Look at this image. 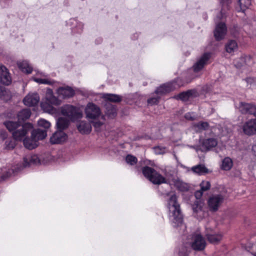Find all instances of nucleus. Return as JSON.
<instances>
[{
  "label": "nucleus",
  "mask_w": 256,
  "mask_h": 256,
  "mask_svg": "<svg viewBox=\"0 0 256 256\" xmlns=\"http://www.w3.org/2000/svg\"><path fill=\"white\" fill-rule=\"evenodd\" d=\"M169 218L174 224V226H182V216L181 214L180 204L176 201V197L174 194L170 195L168 201Z\"/></svg>",
  "instance_id": "1"
},
{
  "label": "nucleus",
  "mask_w": 256,
  "mask_h": 256,
  "mask_svg": "<svg viewBox=\"0 0 256 256\" xmlns=\"http://www.w3.org/2000/svg\"><path fill=\"white\" fill-rule=\"evenodd\" d=\"M4 125L10 132H12L14 139L17 140H22L28 132L32 128L30 123L21 124L17 122L8 121L4 122Z\"/></svg>",
  "instance_id": "2"
},
{
  "label": "nucleus",
  "mask_w": 256,
  "mask_h": 256,
  "mask_svg": "<svg viewBox=\"0 0 256 256\" xmlns=\"http://www.w3.org/2000/svg\"><path fill=\"white\" fill-rule=\"evenodd\" d=\"M144 176L155 184L166 183V179L153 168L146 166L142 168Z\"/></svg>",
  "instance_id": "3"
},
{
  "label": "nucleus",
  "mask_w": 256,
  "mask_h": 256,
  "mask_svg": "<svg viewBox=\"0 0 256 256\" xmlns=\"http://www.w3.org/2000/svg\"><path fill=\"white\" fill-rule=\"evenodd\" d=\"M60 112L64 116H66L72 120L80 118L82 117V112L76 107L66 104L60 108Z\"/></svg>",
  "instance_id": "4"
},
{
  "label": "nucleus",
  "mask_w": 256,
  "mask_h": 256,
  "mask_svg": "<svg viewBox=\"0 0 256 256\" xmlns=\"http://www.w3.org/2000/svg\"><path fill=\"white\" fill-rule=\"evenodd\" d=\"M190 244L192 249L196 250H202L206 246L204 238L200 234L198 233L192 235Z\"/></svg>",
  "instance_id": "5"
},
{
  "label": "nucleus",
  "mask_w": 256,
  "mask_h": 256,
  "mask_svg": "<svg viewBox=\"0 0 256 256\" xmlns=\"http://www.w3.org/2000/svg\"><path fill=\"white\" fill-rule=\"evenodd\" d=\"M224 197L222 194H215L210 196L208 201V206L210 211L216 212L223 202Z\"/></svg>",
  "instance_id": "6"
},
{
  "label": "nucleus",
  "mask_w": 256,
  "mask_h": 256,
  "mask_svg": "<svg viewBox=\"0 0 256 256\" xmlns=\"http://www.w3.org/2000/svg\"><path fill=\"white\" fill-rule=\"evenodd\" d=\"M46 102H42L40 104L42 108L46 112H50L52 110V107L49 104L54 105L60 104V100L52 94V92L48 93L46 96Z\"/></svg>",
  "instance_id": "7"
},
{
  "label": "nucleus",
  "mask_w": 256,
  "mask_h": 256,
  "mask_svg": "<svg viewBox=\"0 0 256 256\" xmlns=\"http://www.w3.org/2000/svg\"><path fill=\"white\" fill-rule=\"evenodd\" d=\"M86 118L89 119H96L100 114V110L96 105L88 103L85 108Z\"/></svg>",
  "instance_id": "8"
},
{
  "label": "nucleus",
  "mask_w": 256,
  "mask_h": 256,
  "mask_svg": "<svg viewBox=\"0 0 256 256\" xmlns=\"http://www.w3.org/2000/svg\"><path fill=\"white\" fill-rule=\"evenodd\" d=\"M227 28L224 23L220 22L216 25L214 31V36L217 40H222L226 34Z\"/></svg>",
  "instance_id": "9"
},
{
  "label": "nucleus",
  "mask_w": 256,
  "mask_h": 256,
  "mask_svg": "<svg viewBox=\"0 0 256 256\" xmlns=\"http://www.w3.org/2000/svg\"><path fill=\"white\" fill-rule=\"evenodd\" d=\"M179 86H177L174 82H169L164 84L158 88L156 90L155 93L156 94H163L169 92L174 90Z\"/></svg>",
  "instance_id": "10"
},
{
  "label": "nucleus",
  "mask_w": 256,
  "mask_h": 256,
  "mask_svg": "<svg viewBox=\"0 0 256 256\" xmlns=\"http://www.w3.org/2000/svg\"><path fill=\"white\" fill-rule=\"evenodd\" d=\"M206 236L208 241L213 244H218L222 238L220 234H216L212 228H206Z\"/></svg>",
  "instance_id": "11"
},
{
  "label": "nucleus",
  "mask_w": 256,
  "mask_h": 256,
  "mask_svg": "<svg viewBox=\"0 0 256 256\" xmlns=\"http://www.w3.org/2000/svg\"><path fill=\"white\" fill-rule=\"evenodd\" d=\"M67 138V136L62 130L56 132L50 137V142L52 144H60L64 142Z\"/></svg>",
  "instance_id": "12"
},
{
  "label": "nucleus",
  "mask_w": 256,
  "mask_h": 256,
  "mask_svg": "<svg viewBox=\"0 0 256 256\" xmlns=\"http://www.w3.org/2000/svg\"><path fill=\"white\" fill-rule=\"evenodd\" d=\"M40 101V97L37 94H29L23 100L24 104L28 106H34Z\"/></svg>",
  "instance_id": "13"
},
{
  "label": "nucleus",
  "mask_w": 256,
  "mask_h": 256,
  "mask_svg": "<svg viewBox=\"0 0 256 256\" xmlns=\"http://www.w3.org/2000/svg\"><path fill=\"white\" fill-rule=\"evenodd\" d=\"M243 131L247 135H252L256 132V118L246 122L243 126Z\"/></svg>",
  "instance_id": "14"
},
{
  "label": "nucleus",
  "mask_w": 256,
  "mask_h": 256,
  "mask_svg": "<svg viewBox=\"0 0 256 256\" xmlns=\"http://www.w3.org/2000/svg\"><path fill=\"white\" fill-rule=\"evenodd\" d=\"M210 56V53H205L202 55L200 58L194 66V72H198L201 70L204 66L206 64Z\"/></svg>",
  "instance_id": "15"
},
{
  "label": "nucleus",
  "mask_w": 256,
  "mask_h": 256,
  "mask_svg": "<svg viewBox=\"0 0 256 256\" xmlns=\"http://www.w3.org/2000/svg\"><path fill=\"white\" fill-rule=\"evenodd\" d=\"M40 163V160L37 155L28 156L24 158L23 167L32 165H37Z\"/></svg>",
  "instance_id": "16"
},
{
  "label": "nucleus",
  "mask_w": 256,
  "mask_h": 256,
  "mask_svg": "<svg viewBox=\"0 0 256 256\" xmlns=\"http://www.w3.org/2000/svg\"><path fill=\"white\" fill-rule=\"evenodd\" d=\"M0 82L6 85H8L11 82V78L9 72L4 66L0 67Z\"/></svg>",
  "instance_id": "17"
},
{
  "label": "nucleus",
  "mask_w": 256,
  "mask_h": 256,
  "mask_svg": "<svg viewBox=\"0 0 256 256\" xmlns=\"http://www.w3.org/2000/svg\"><path fill=\"white\" fill-rule=\"evenodd\" d=\"M78 130L82 134H88L92 130V126L90 122L86 121H80L76 124Z\"/></svg>",
  "instance_id": "18"
},
{
  "label": "nucleus",
  "mask_w": 256,
  "mask_h": 256,
  "mask_svg": "<svg viewBox=\"0 0 256 256\" xmlns=\"http://www.w3.org/2000/svg\"><path fill=\"white\" fill-rule=\"evenodd\" d=\"M58 92L60 96L63 98H68L72 96L74 94V90L70 87L60 88L58 90Z\"/></svg>",
  "instance_id": "19"
},
{
  "label": "nucleus",
  "mask_w": 256,
  "mask_h": 256,
  "mask_svg": "<svg viewBox=\"0 0 256 256\" xmlns=\"http://www.w3.org/2000/svg\"><path fill=\"white\" fill-rule=\"evenodd\" d=\"M46 136V130L40 128L33 130L32 132V138H35V140H37V142L39 140L44 139Z\"/></svg>",
  "instance_id": "20"
},
{
  "label": "nucleus",
  "mask_w": 256,
  "mask_h": 256,
  "mask_svg": "<svg viewBox=\"0 0 256 256\" xmlns=\"http://www.w3.org/2000/svg\"><path fill=\"white\" fill-rule=\"evenodd\" d=\"M30 110L28 108L23 109L20 111L18 114V123L20 124L23 122L28 120L30 116Z\"/></svg>",
  "instance_id": "21"
},
{
  "label": "nucleus",
  "mask_w": 256,
  "mask_h": 256,
  "mask_svg": "<svg viewBox=\"0 0 256 256\" xmlns=\"http://www.w3.org/2000/svg\"><path fill=\"white\" fill-rule=\"evenodd\" d=\"M252 104L246 103L244 102H240L238 108L242 114H250L252 106Z\"/></svg>",
  "instance_id": "22"
},
{
  "label": "nucleus",
  "mask_w": 256,
  "mask_h": 256,
  "mask_svg": "<svg viewBox=\"0 0 256 256\" xmlns=\"http://www.w3.org/2000/svg\"><path fill=\"white\" fill-rule=\"evenodd\" d=\"M225 48L227 52L234 53L238 48L237 42L234 40H229L225 45Z\"/></svg>",
  "instance_id": "23"
},
{
  "label": "nucleus",
  "mask_w": 256,
  "mask_h": 256,
  "mask_svg": "<svg viewBox=\"0 0 256 256\" xmlns=\"http://www.w3.org/2000/svg\"><path fill=\"white\" fill-rule=\"evenodd\" d=\"M106 113L110 118H114L116 115V107L112 104L108 102L105 105Z\"/></svg>",
  "instance_id": "24"
},
{
  "label": "nucleus",
  "mask_w": 256,
  "mask_h": 256,
  "mask_svg": "<svg viewBox=\"0 0 256 256\" xmlns=\"http://www.w3.org/2000/svg\"><path fill=\"white\" fill-rule=\"evenodd\" d=\"M11 98L12 94L10 90L4 86H0V98L6 102Z\"/></svg>",
  "instance_id": "25"
},
{
  "label": "nucleus",
  "mask_w": 256,
  "mask_h": 256,
  "mask_svg": "<svg viewBox=\"0 0 256 256\" xmlns=\"http://www.w3.org/2000/svg\"><path fill=\"white\" fill-rule=\"evenodd\" d=\"M70 121L64 118H59L56 122V125L58 130H62L68 128Z\"/></svg>",
  "instance_id": "26"
},
{
  "label": "nucleus",
  "mask_w": 256,
  "mask_h": 256,
  "mask_svg": "<svg viewBox=\"0 0 256 256\" xmlns=\"http://www.w3.org/2000/svg\"><path fill=\"white\" fill-rule=\"evenodd\" d=\"M217 144L218 142L216 138H210L205 140L204 141L202 146L207 150H209L215 147Z\"/></svg>",
  "instance_id": "27"
},
{
  "label": "nucleus",
  "mask_w": 256,
  "mask_h": 256,
  "mask_svg": "<svg viewBox=\"0 0 256 256\" xmlns=\"http://www.w3.org/2000/svg\"><path fill=\"white\" fill-rule=\"evenodd\" d=\"M204 203L200 200H196L192 206V208L194 213L198 214H200L199 216H201L200 213L202 212V208Z\"/></svg>",
  "instance_id": "28"
},
{
  "label": "nucleus",
  "mask_w": 256,
  "mask_h": 256,
  "mask_svg": "<svg viewBox=\"0 0 256 256\" xmlns=\"http://www.w3.org/2000/svg\"><path fill=\"white\" fill-rule=\"evenodd\" d=\"M23 142L24 146L29 150L34 149L38 146L37 140H35V138H32V137L31 138H24Z\"/></svg>",
  "instance_id": "29"
},
{
  "label": "nucleus",
  "mask_w": 256,
  "mask_h": 256,
  "mask_svg": "<svg viewBox=\"0 0 256 256\" xmlns=\"http://www.w3.org/2000/svg\"><path fill=\"white\" fill-rule=\"evenodd\" d=\"M192 170L194 173L200 175L206 174L208 172V170L203 164H198L193 166Z\"/></svg>",
  "instance_id": "30"
},
{
  "label": "nucleus",
  "mask_w": 256,
  "mask_h": 256,
  "mask_svg": "<svg viewBox=\"0 0 256 256\" xmlns=\"http://www.w3.org/2000/svg\"><path fill=\"white\" fill-rule=\"evenodd\" d=\"M18 68L24 72L28 74H30L32 72V68L29 65L26 61L18 62Z\"/></svg>",
  "instance_id": "31"
},
{
  "label": "nucleus",
  "mask_w": 256,
  "mask_h": 256,
  "mask_svg": "<svg viewBox=\"0 0 256 256\" xmlns=\"http://www.w3.org/2000/svg\"><path fill=\"white\" fill-rule=\"evenodd\" d=\"M103 98L106 100L114 102H118L122 100L120 96L114 94H104Z\"/></svg>",
  "instance_id": "32"
},
{
  "label": "nucleus",
  "mask_w": 256,
  "mask_h": 256,
  "mask_svg": "<svg viewBox=\"0 0 256 256\" xmlns=\"http://www.w3.org/2000/svg\"><path fill=\"white\" fill-rule=\"evenodd\" d=\"M232 166V160L230 158H226L222 161V168L224 170H228Z\"/></svg>",
  "instance_id": "33"
},
{
  "label": "nucleus",
  "mask_w": 256,
  "mask_h": 256,
  "mask_svg": "<svg viewBox=\"0 0 256 256\" xmlns=\"http://www.w3.org/2000/svg\"><path fill=\"white\" fill-rule=\"evenodd\" d=\"M16 146L15 141L13 140H7L5 142L4 148L7 150H12Z\"/></svg>",
  "instance_id": "34"
},
{
  "label": "nucleus",
  "mask_w": 256,
  "mask_h": 256,
  "mask_svg": "<svg viewBox=\"0 0 256 256\" xmlns=\"http://www.w3.org/2000/svg\"><path fill=\"white\" fill-rule=\"evenodd\" d=\"M192 95V91L188 90L187 92H182L178 95V98L183 101H186L188 100L190 96Z\"/></svg>",
  "instance_id": "35"
},
{
  "label": "nucleus",
  "mask_w": 256,
  "mask_h": 256,
  "mask_svg": "<svg viewBox=\"0 0 256 256\" xmlns=\"http://www.w3.org/2000/svg\"><path fill=\"white\" fill-rule=\"evenodd\" d=\"M194 126L198 130H204L208 129V124L206 122H200L197 124H196Z\"/></svg>",
  "instance_id": "36"
},
{
  "label": "nucleus",
  "mask_w": 256,
  "mask_h": 256,
  "mask_svg": "<svg viewBox=\"0 0 256 256\" xmlns=\"http://www.w3.org/2000/svg\"><path fill=\"white\" fill-rule=\"evenodd\" d=\"M200 190L203 192L210 190V184L208 181L203 180L200 184Z\"/></svg>",
  "instance_id": "37"
},
{
  "label": "nucleus",
  "mask_w": 256,
  "mask_h": 256,
  "mask_svg": "<svg viewBox=\"0 0 256 256\" xmlns=\"http://www.w3.org/2000/svg\"><path fill=\"white\" fill-rule=\"evenodd\" d=\"M126 162L130 165H134L137 162V158L130 154H128L126 158Z\"/></svg>",
  "instance_id": "38"
},
{
  "label": "nucleus",
  "mask_w": 256,
  "mask_h": 256,
  "mask_svg": "<svg viewBox=\"0 0 256 256\" xmlns=\"http://www.w3.org/2000/svg\"><path fill=\"white\" fill-rule=\"evenodd\" d=\"M38 124L40 127H43L46 129L50 128V124L48 120L44 119H40L38 121Z\"/></svg>",
  "instance_id": "39"
},
{
  "label": "nucleus",
  "mask_w": 256,
  "mask_h": 256,
  "mask_svg": "<svg viewBox=\"0 0 256 256\" xmlns=\"http://www.w3.org/2000/svg\"><path fill=\"white\" fill-rule=\"evenodd\" d=\"M14 173V169L9 170L6 174L2 176L0 178V182L6 180L7 178L10 177Z\"/></svg>",
  "instance_id": "40"
},
{
  "label": "nucleus",
  "mask_w": 256,
  "mask_h": 256,
  "mask_svg": "<svg viewBox=\"0 0 256 256\" xmlns=\"http://www.w3.org/2000/svg\"><path fill=\"white\" fill-rule=\"evenodd\" d=\"M240 6L242 8H248L251 4V0H238Z\"/></svg>",
  "instance_id": "41"
},
{
  "label": "nucleus",
  "mask_w": 256,
  "mask_h": 256,
  "mask_svg": "<svg viewBox=\"0 0 256 256\" xmlns=\"http://www.w3.org/2000/svg\"><path fill=\"white\" fill-rule=\"evenodd\" d=\"M34 80L40 84H51L52 82L47 79L44 78H35Z\"/></svg>",
  "instance_id": "42"
},
{
  "label": "nucleus",
  "mask_w": 256,
  "mask_h": 256,
  "mask_svg": "<svg viewBox=\"0 0 256 256\" xmlns=\"http://www.w3.org/2000/svg\"><path fill=\"white\" fill-rule=\"evenodd\" d=\"M185 118L186 120H193L196 118V116L194 112H188L185 114Z\"/></svg>",
  "instance_id": "43"
},
{
  "label": "nucleus",
  "mask_w": 256,
  "mask_h": 256,
  "mask_svg": "<svg viewBox=\"0 0 256 256\" xmlns=\"http://www.w3.org/2000/svg\"><path fill=\"white\" fill-rule=\"evenodd\" d=\"M158 102V98H152L148 100V103L151 105L156 104Z\"/></svg>",
  "instance_id": "44"
},
{
  "label": "nucleus",
  "mask_w": 256,
  "mask_h": 256,
  "mask_svg": "<svg viewBox=\"0 0 256 256\" xmlns=\"http://www.w3.org/2000/svg\"><path fill=\"white\" fill-rule=\"evenodd\" d=\"M232 34L235 38L239 36V29L238 28H234L231 30Z\"/></svg>",
  "instance_id": "45"
},
{
  "label": "nucleus",
  "mask_w": 256,
  "mask_h": 256,
  "mask_svg": "<svg viewBox=\"0 0 256 256\" xmlns=\"http://www.w3.org/2000/svg\"><path fill=\"white\" fill-rule=\"evenodd\" d=\"M93 126L95 128L98 129L102 125V122H100V121H94L92 122Z\"/></svg>",
  "instance_id": "46"
},
{
  "label": "nucleus",
  "mask_w": 256,
  "mask_h": 256,
  "mask_svg": "<svg viewBox=\"0 0 256 256\" xmlns=\"http://www.w3.org/2000/svg\"><path fill=\"white\" fill-rule=\"evenodd\" d=\"M203 192H204L202 190H201L196 192L194 195H195V196H196V198L197 199V200L200 199L202 197Z\"/></svg>",
  "instance_id": "47"
},
{
  "label": "nucleus",
  "mask_w": 256,
  "mask_h": 256,
  "mask_svg": "<svg viewBox=\"0 0 256 256\" xmlns=\"http://www.w3.org/2000/svg\"><path fill=\"white\" fill-rule=\"evenodd\" d=\"M178 256H188V253L184 248H182L178 253Z\"/></svg>",
  "instance_id": "48"
},
{
  "label": "nucleus",
  "mask_w": 256,
  "mask_h": 256,
  "mask_svg": "<svg viewBox=\"0 0 256 256\" xmlns=\"http://www.w3.org/2000/svg\"><path fill=\"white\" fill-rule=\"evenodd\" d=\"M252 109L251 110L250 114H252L254 116H256V106L252 104Z\"/></svg>",
  "instance_id": "49"
},
{
  "label": "nucleus",
  "mask_w": 256,
  "mask_h": 256,
  "mask_svg": "<svg viewBox=\"0 0 256 256\" xmlns=\"http://www.w3.org/2000/svg\"><path fill=\"white\" fill-rule=\"evenodd\" d=\"M252 150L254 152V154L256 156V144L252 146Z\"/></svg>",
  "instance_id": "50"
},
{
  "label": "nucleus",
  "mask_w": 256,
  "mask_h": 256,
  "mask_svg": "<svg viewBox=\"0 0 256 256\" xmlns=\"http://www.w3.org/2000/svg\"><path fill=\"white\" fill-rule=\"evenodd\" d=\"M17 169H18V170H18V171H19V170H22V168H21V167H20V168L18 167V168H17Z\"/></svg>",
  "instance_id": "51"
},
{
  "label": "nucleus",
  "mask_w": 256,
  "mask_h": 256,
  "mask_svg": "<svg viewBox=\"0 0 256 256\" xmlns=\"http://www.w3.org/2000/svg\"><path fill=\"white\" fill-rule=\"evenodd\" d=\"M159 154H163L164 152V150L162 152H157Z\"/></svg>",
  "instance_id": "52"
},
{
  "label": "nucleus",
  "mask_w": 256,
  "mask_h": 256,
  "mask_svg": "<svg viewBox=\"0 0 256 256\" xmlns=\"http://www.w3.org/2000/svg\"><path fill=\"white\" fill-rule=\"evenodd\" d=\"M254 256H256V253L254 254Z\"/></svg>",
  "instance_id": "53"
},
{
  "label": "nucleus",
  "mask_w": 256,
  "mask_h": 256,
  "mask_svg": "<svg viewBox=\"0 0 256 256\" xmlns=\"http://www.w3.org/2000/svg\"><path fill=\"white\" fill-rule=\"evenodd\" d=\"M2 66V65H0V67Z\"/></svg>",
  "instance_id": "54"
}]
</instances>
